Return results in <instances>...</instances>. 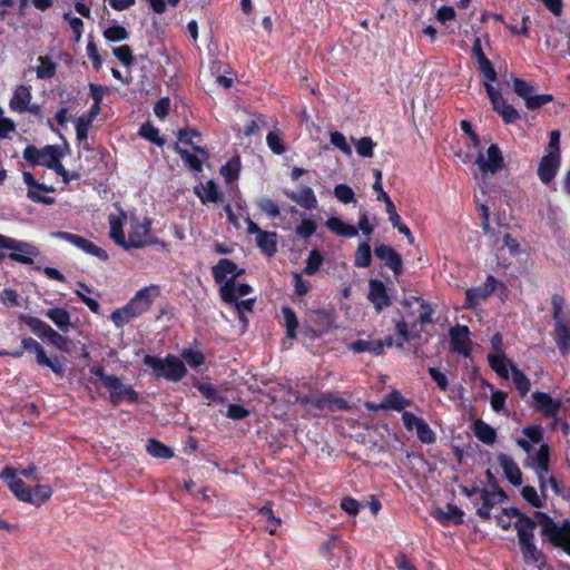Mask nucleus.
I'll return each instance as SVG.
<instances>
[{
	"label": "nucleus",
	"mask_w": 570,
	"mask_h": 570,
	"mask_svg": "<svg viewBox=\"0 0 570 570\" xmlns=\"http://www.w3.org/2000/svg\"><path fill=\"white\" fill-rule=\"evenodd\" d=\"M374 253L377 258L383 261L385 265L391 268L395 275L402 273V259L400 255L387 245H379L375 247Z\"/></svg>",
	"instance_id": "obj_24"
},
{
	"label": "nucleus",
	"mask_w": 570,
	"mask_h": 570,
	"mask_svg": "<svg viewBox=\"0 0 570 570\" xmlns=\"http://www.w3.org/2000/svg\"><path fill=\"white\" fill-rule=\"evenodd\" d=\"M261 521L265 523L266 530L274 534L277 528L282 524V520L277 518L269 505H265L258 510Z\"/></svg>",
	"instance_id": "obj_42"
},
{
	"label": "nucleus",
	"mask_w": 570,
	"mask_h": 570,
	"mask_svg": "<svg viewBox=\"0 0 570 570\" xmlns=\"http://www.w3.org/2000/svg\"><path fill=\"white\" fill-rule=\"evenodd\" d=\"M449 335L451 351L468 357L471 352L469 327L465 325H456L450 330Z\"/></svg>",
	"instance_id": "obj_16"
},
{
	"label": "nucleus",
	"mask_w": 570,
	"mask_h": 570,
	"mask_svg": "<svg viewBox=\"0 0 570 570\" xmlns=\"http://www.w3.org/2000/svg\"><path fill=\"white\" fill-rule=\"evenodd\" d=\"M538 518L541 523V533L552 544L561 547L570 556V521L563 520L561 524H557L544 513H538Z\"/></svg>",
	"instance_id": "obj_3"
},
{
	"label": "nucleus",
	"mask_w": 570,
	"mask_h": 570,
	"mask_svg": "<svg viewBox=\"0 0 570 570\" xmlns=\"http://www.w3.org/2000/svg\"><path fill=\"white\" fill-rule=\"evenodd\" d=\"M372 262V254H371V247L368 243L364 242L361 243L356 249L355 253V261L354 264L356 267H368Z\"/></svg>",
	"instance_id": "obj_46"
},
{
	"label": "nucleus",
	"mask_w": 570,
	"mask_h": 570,
	"mask_svg": "<svg viewBox=\"0 0 570 570\" xmlns=\"http://www.w3.org/2000/svg\"><path fill=\"white\" fill-rule=\"evenodd\" d=\"M549 138L547 154L540 159L538 166V176L546 185L554 179L561 165L560 132L552 130Z\"/></svg>",
	"instance_id": "obj_2"
},
{
	"label": "nucleus",
	"mask_w": 570,
	"mask_h": 570,
	"mask_svg": "<svg viewBox=\"0 0 570 570\" xmlns=\"http://www.w3.org/2000/svg\"><path fill=\"white\" fill-rule=\"evenodd\" d=\"M478 63H479L480 71L482 72L483 77L485 78L484 82H489L491 85L493 82H495L498 79L497 71L494 70L491 61L488 58H485V59L479 61Z\"/></svg>",
	"instance_id": "obj_62"
},
{
	"label": "nucleus",
	"mask_w": 570,
	"mask_h": 570,
	"mask_svg": "<svg viewBox=\"0 0 570 570\" xmlns=\"http://www.w3.org/2000/svg\"><path fill=\"white\" fill-rule=\"evenodd\" d=\"M0 479L7 482L8 488L20 501H22V498H26L23 494L28 493L29 488H27L24 482L17 476V473L13 469L6 468L0 473Z\"/></svg>",
	"instance_id": "obj_26"
},
{
	"label": "nucleus",
	"mask_w": 570,
	"mask_h": 570,
	"mask_svg": "<svg viewBox=\"0 0 570 570\" xmlns=\"http://www.w3.org/2000/svg\"><path fill=\"white\" fill-rule=\"evenodd\" d=\"M475 164L481 171L483 179L488 174L494 175L503 167V156L498 145L492 144L489 146L485 154L479 153ZM480 191L482 196L487 194L484 180L480 184Z\"/></svg>",
	"instance_id": "obj_4"
},
{
	"label": "nucleus",
	"mask_w": 570,
	"mask_h": 570,
	"mask_svg": "<svg viewBox=\"0 0 570 570\" xmlns=\"http://www.w3.org/2000/svg\"><path fill=\"white\" fill-rule=\"evenodd\" d=\"M500 495L503 497L502 492L491 493L487 489H482L479 492L478 505H476V514L483 519L489 520L491 517V509L497 503L495 498Z\"/></svg>",
	"instance_id": "obj_27"
},
{
	"label": "nucleus",
	"mask_w": 570,
	"mask_h": 570,
	"mask_svg": "<svg viewBox=\"0 0 570 570\" xmlns=\"http://www.w3.org/2000/svg\"><path fill=\"white\" fill-rule=\"evenodd\" d=\"M174 149L184 163L195 173H200L203 170V164L208 159L207 150L199 146H194L193 153L183 149L178 144L174 146Z\"/></svg>",
	"instance_id": "obj_19"
},
{
	"label": "nucleus",
	"mask_w": 570,
	"mask_h": 570,
	"mask_svg": "<svg viewBox=\"0 0 570 570\" xmlns=\"http://www.w3.org/2000/svg\"><path fill=\"white\" fill-rule=\"evenodd\" d=\"M436 520L443 524L454 523L460 524L463 522V512L455 505L448 504L444 509H436L433 513Z\"/></svg>",
	"instance_id": "obj_29"
},
{
	"label": "nucleus",
	"mask_w": 570,
	"mask_h": 570,
	"mask_svg": "<svg viewBox=\"0 0 570 570\" xmlns=\"http://www.w3.org/2000/svg\"><path fill=\"white\" fill-rule=\"evenodd\" d=\"M181 357L187 362V364L191 367H198L204 364L205 356L199 351L185 348L181 351Z\"/></svg>",
	"instance_id": "obj_58"
},
{
	"label": "nucleus",
	"mask_w": 570,
	"mask_h": 570,
	"mask_svg": "<svg viewBox=\"0 0 570 570\" xmlns=\"http://www.w3.org/2000/svg\"><path fill=\"white\" fill-rule=\"evenodd\" d=\"M532 406L542 415L554 417L559 413L562 402L559 399H553L546 392H534L532 394Z\"/></svg>",
	"instance_id": "obj_17"
},
{
	"label": "nucleus",
	"mask_w": 570,
	"mask_h": 570,
	"mask_svg": "<svg viewBox=\"0 0 570 570\" xmlns=\"http://www.w3.org/2000/svg\"><path fill=\"white\" fill-rule=\"evenodd\" d=\"M46 316L62 332L70 327V314L62 307H53L46 312Z\"/></svg>",
	"instance_id": "obj_34"
},
{
	"label": "nucleus",
	"mask_w": 570,
	"mask_h": 570,
	"mask_svg": "<svg viewBox=\"0 0 570 570\" xmlns=\"http://www.w3.org/2000/svg\"><path fill=\"white\" fill-rule=\"evenodd\" d=\"M330 140H331V144L340 149L343 154L350 156L352 154V148L350 146V144L347 142L346 140V137L340 132V131H332L330 134Z\"/></svg>",
	"instance_id": "obj_55"
},
{
	"label": "nucleus",
	"mask_w": 570,
	"mask_h": 570,
	"mask_svg": "<svg viewBox=\"0 0 570 570\" xmlns=\"http://www.w3.org/2000/svg\"><path fill=\"white\" fill-rule=\"evenodd\" d=\"M498 462L509 482L514 487H520L523 480L522 472L517 462L510 455L504 453H500L498 455Z\"/></svg>",
	"instance_id": "obj_23"
},
{
	"label": "nucleus",
	"mask_w": 570,
	"mask_h": 570,
	"mask_svg": "<svg viewBox=\"0 0 570 570\" xmlns=\"http://www.w3.org/2000/svg\"><path fill=\"white\" fill-rule=\"evenodd\" d=\"M47 340L59 351L68 352L69 350V340L58 333L57 331L49 332V335H47Z\"/></svg>",
	"instance_id": "obj_61"
},
{
	"label": "nucleus",
	"mask_w": 570,
	"mask_h": 570,
	"mask_svg": "<svg viewBox=\"0 0 570 570\" xmlns=\"http://www.w3.org/2000/svg\"><path fill=\"white\" fill-rule=\"evenodd\" d=\"M282 314H283L285 326H286L287 337L293 340L296 337V328L298 326L297 317H296L294 311L287 306L282 308Z\"/></svg>",
	"instance_id": "obj_45"
},
{
	"label": "nucleus",
	"mask_w": 570,
	"mask_h": 570,
	"mask_svg": "<svg viewBox=\"0 0 570 570\" xmlns=\"http://www.w3.org/2000/svg\"><path fill=\"white\" fill-rule=\"evenodd\" d=\"M198 196L203 203L218 202L219 193H218L216 184L213 180L206 181L204 185H202V191L198 193Z\"/></svg>",
	"instance_id": "obj_48"
},
{
	"label": "nucleus",
	"mask_w": 570,
	"mask_h": 570,
	"mask_svg": "<svg viewBox=\"0 0 570 570\" xmlns=\"http://www.w3.org/2000/svg\"><path fill=\"white\" fill-rule=\"evenodd\" d=\"M91 125V117H78L75 120L76 136L79 142L88 138V130Z\"/></svg>",
	"instance_id": "obj_56"
},
{
	"label": "nucleus",
	"mask_w": 570,
	"mask_h": 570,
	"mask_svg": "<svg viewBox=\"0 0 570 570\" xmlns=\"http://www.w3.org/2000/svg\"><path fill=\"white\" fill-rule=\"evenodd\" d=\"M551 306L553 323L570 321V314L564 309L566 299L562 296L554 294L551 297Z\"/></svg>",
	"instance_id": "obj_41"
},
{
	"label": "nucleus",
	"mask_w": 570,
	"mask_h": 570,
	"mask_svg": "<svg viewBox=\"0 0 570 570\" xmlns=\"http://www.w3.org/2000/svg\"><path fill=\"white\" fill-rule=\"evenodd\" d=\"M322 263H323L322 254L317 249H312L306 259L304 274H306V275L316 274L318 272Z\"/></svg>",
	"instance_id": "obj_49"
},
{
	"label": "nucleus",
	"mask_w": 570,
	"mask_h": 570,
	"mask_svg": "<svg viewBox=\"0 0 570 570\" xmlns=\"http://www.w3.org/2000/svg\"><path fill=\"white\" fill-rule=\"evenodd\" d=\"M243 273L244 269H239L234 262L227 258L219 259L213 267V277L219 287L228 279H236Z\"/></svg>",
	"instance_id": "obj_20"
},
{
	"label": "nucleus",
	"mask_w": 570,
	"mask_h": 570,
	"mask_svg": "<svg viewBox=\"0 0 570 570\" xmlns=\"http://www.w3.org/2000/svg\"><path fill=\"white\" fill-rule=\"evenodd\" d=\"M520 514L517 509H503L501 513L497 515V523L501 529L508 530L512 524L514 525V521Z\"/></svg>",
	"instance_id": "obj_47"
},
{
	"label": "nucleus",
	"mask_w": 570,
	"mask_h": 570,
	"mask_svg": "<svg viewBox=\"0 0 570 570\" xmlns=\"http://www.w3.org/2000/svg\"><path fill=\"white\" fill-rule=\"evenodd\" d=\"M0 248L11 250L10 259L26 265H31L33 263L32 257L39 255L38 248L32 244L2 234H0Z\"/></svg>",
	"instance_id": "obj_5"
},
{
	"label": "nucleus",
	"mask_w": 570,
	"mask_h": 570,
	"mask_svg": "<svg viewBox=\"0 0 570 570\" xmlns=\"http://www.w3.org/2000/svg\"><path fill=\"white\" fill-rule=\"evenodd\" d=\"M289 198L306 209H313L317 205V199L312 188L303 187L296 193H291Z\"/></svg>",
	"instance_id": "obj_35"
},
{
	"label": "nucleus",
	"mask_w": 570,
	"mask_h": 570,
	"mask_svg": "<svg viewBox=\"0 0 570 570\" xmlns=\"http://www.w3.org/2000/svg\"><path fill=\"white\" fill-rule=\"evenodd\" d=\"M554 341L561 355L570 353V320L553 323Z\"/></svg>",
	"instance_id": "obj_25"
},
{
	"label": "nucleus",
	"mask_w": 570,
	"mask_h": 570,
	"mask_svg": "<svg viewBox=\"0 0 570 570\" xmlns=\"http://www.w3.org/2000/svg\"><path fill=\"white\" fill-rule=\"evenodd\" d=\"M374 146H375V144L373 142L372 138H370V137H362V138L355 140L356 153L362 157H366V158L372 157Z\"/></svg>",
	"instance_id": "obj_57"
},
{
	"label": "nucleus",
	"mask_w": 570,
	"mask_h": 570,
	"mask_svg": "<svg viewBox=\"0 0 570 570\" xmlns=\"http://www.w3.org/2000/svg\"><path fill=\"white\" fill-rule=\"evenodd\" d=\"M240 164L238 158L230 159L226 165L220 168V174L227 181L237 179Z\"/></svg>",
	"instance_id": "obj_53"
},
{
	"label": "nucleus",
	"mask_w": 570,
	"mask_h": 570,
	"mask_svg": "<svg viewBox=\"0 0 570 570\" xmlns=\"http://www.w3.org/2000/svg\"><path fill=\"white\" fill-rule=\"evenodd\" d=\"M139 134L147 140L158 146L164 145V140L159 137V130L149 124L142 125L139 130Z\"/></svg>",
	"instance_id": "obj_60"
},
{
	"label": "nucleus",
	"mask_w": 570,
	"mask_h": 570,
	"mask_svg": "<svg viewBox=\"0 0 570 570\" xmlns=\"http://www.w3.org/2000/svg\"><path fill=\"white\" fill-rule=\"evenodd\" d=\"M266 142L269 149L275 155H282L285 153V146L283 144V137L278 131H269L266 136Z\"/></svg>",
	"instance_id": "obj_51"
},
{
	"label": "nucleus",
	"mask_w": 570,
	"mask_h": 570,
	"mask_svg": "<svg viewBox=\"0 0 570 570\" xmlns=\"http://www.w3.org/2000/svg\"><path fill=\"white\" fill-rule=\"evenodd\" d=\"M37 61L39 66L36 67V75L38 79H50L56 75L57 65L48 56H40Z\"/></svg>",
	"instance_id": "obj_39"
},
{
	"label": "nucleus",
	"mask_w": 570,
	"mask_h": 570,
	"mask_svg": "<svg viewBox=\"0 0 570 570\" xmlns=\"http://www.w3.org/2000/svg\"><path fill=\"white\" fill-rule=\"evenodd\" d=\"M368 286L370 291L367 298L374 305L377 312H381L391 305V299L387 295L386 287L383 282L379 279H371Z\"/></svg>",
	"instance_id": "obj_22"
},
{
	"label": "nucleus",
	"mask_w": 570,
	"mask_h": 570,
	"mask_svg": "<svg viewBox=\"0 0 570 570\" xmlns=\"http://www.w3.org/2000/svg\"><path fill=\"white\" fill-rule=\"evenodd\" d=\"M160 291L157 285H149L139 289L134 296L139 301L147 311L151 307L154 299L159 295Z\"/></svg>",
	"instance_id": "obj_43"
},
{
	"label": "nucleus",
	"mask_w": 570,
	"mask_h": 570,
	"mask_svg": "<svg viewBox=\"0 0 570 570\" xmlns=\"http://www.w3.org/2000/svg\"><path fill=\"white\" fill-rule=\"evenodd\" d=\"M104 37L111 42L122 41L129 37L128 31L125 27L114 24L105 29Z\"/></svg>",
	"instance_id": "obj_50"
},
{
	"label": "nucleus",
	"mask_w": 570,
	"mask_h": 570,
	"mask_svg": "<svg viewBox=\"0 0 570 570\" xmlns=\"http://www.w3.org/2000/svg\"><path fill=\"white\" fill-rule=\"evenodd\" d=\"M110 392V401L112 404L117 405L122 401H128L130 403H135L138 400L137 392L128 384H125L121 379L112 375L111 377H106V385Z\"/></svg>",
	"instance_id": "obj_13"
},
{
	"label": "nucleus",
	"mask_w": 570,
	"mask_h": 570,
	"mask_svg": "<svg viewBox=\"0 0 570 570\" xmlns=\"http://www.w3.org/2000/svg\"><path fill=\"white\" fill-rule=\"evenodd\" d=\"M130 229L128 236H125V245H121L124 249L140 248L148 244V236L150 232L149 219L140 222L136 217H131L129 220Z\"/></svg>",
	"instance_id": "obj_9"
},
{
	"label": "nucleus",
	"mask_w": 570,
	"mask_h": 570,
	"mask_svg": "<svg viewBox=\"0 0 570 570\" xmlns=\"http://www.w3.org/2000/svg\"><path fill=\"white\" fill-rule=\"evenodd\" d=\"M487 95L492 104L493 109L500 114L505 124H513L519 118L520 115L518 110L510 104H508L500 91L491 83L483 82Z\"/></svg>",
	"instance_id": "obj_12"
},
{
	"label": "nucleus",
	"mask_w": 570,
	"mask_h": 570,
	"mask_svg": "<svg viewBox=\"0 0 570 570\" xmlns=\"http://www.w3.org/2000/svg\"><path fill=\"white\" fill-rule=\"evenodd\" d=\"M127 222V215L126 213L118 208L116 213H111L108 216V223H109V237L110 239L121 247V245H125V233H124V225Z\"/></svg>",
	"instance_id": "obj_21"
},
{
	"label": "nucleus",
	"mask_w": 570,
	"mask_h": 570,
	"mask_svg": "<svg viewBox=\"0 0 570 570\" xmlns=\"http://www.w3.org/2000/svg\"><path fill=\"white\" fill-rule=\"evenodd\" d=\"M110 318L117 327H122L125 324L129 323L135 317L131 316L128 307L124 306L122 308L114 311L110 315Z\"/></svg>",
	"instance_id": "obj_59"
},
{
	"label": "nucleus",
	"mask_w": 570,
	"mask_h": 570,
	"mask_svg": "<svg viewBox=\"0 0 570 570\" xmlns=\"http://www.w3.org/2000/svg\"><path fill=\"white\" fill-rule=\"evenodd\" d=\"M114 55L125 66H130L134 61L131 49L127 45L114 48Z\"/></svg>",
	"instance_id": "obj_63"
},
{
	"label": "nucleus",
	"mask_w": 570,
	"mask_h": 570,
	"mask_svg": "<svg viewBox=\"0 0 570 570\" xmlns=\"http://www.w3.org/2000/svg\"><path fill=\"white\" fill-rule=\"evenodd\" d=\"M61 158V150L58 146L48 145L41 149L40 164L51 169Z\"/></svg>",
	"instance_id": "obj_40"
},
{
	"label": "nucleus",
	"mask_w": 570,
	"mask_h": 570,
	"mask_svg": "<svg viewBox=\"0 0 570 570\" xmlns=\"http://www.w3.org/2000/svg\"><path fill=\"white\" fill-rule=\"evenodd\" d=\"M22 498V502L33 505H41L52 495V489L46 484L36 485L33 489H28V493Z\"/></svg>",
	"instance_id": "obj_30"
},
{
	"label": "nucleus",
	"mask_w": 570,
	"mask_h": 570,
	"mask_svg": "<svg viewBox=\"0 0 570 570\" xmlns=\"http://www.w3.org/2000/svg\"><path fill=\"white\" fill-rule=\"evenodd\" d=\"M474 434L484 444H493L497 440V431L482 420L474 422Z\"/></svg>",
	"instance_id": "obj_36"
},
{
	"label": "nucleus",
	"mask_w": 570,
	"mask_h": 570,
	"mask_svg": "<svg viewBox=\"0 0 570 570\" xmlns=\"http://www.w3.org/2000/svg\"><path fill=\"white\" fill-rule=\"evenodd\" d=\"M415 431L417 439L421 442L425 444H432L435 442V433L424 420H422V422H419V425L416 426Z\"/></svg>",
	"instance_id": "obj_54"
},
{
	"label": "nucleus",
	"mask_w": 570,
	"mask_h": 570,
	"mask_svg": "<svg viewBox=\"0 0 570 570\" xmlns=\"http://www.w3.org/2000/svg\"><path fill=\"white\" fill-rule=\"evenodd\" d=\"M326 227L334 234L344 237L357 236V228L353 225L346 224L340 217L332 216L326 220Z\"/></svg>",
	"instance_id": "obj_32"
},
{
	"label": "nucleus",
	"mask_w": 570,
	"mask_h": 570,
	"mask_svg": "<svg viewBox=\"0 0 570 570\" xmlns=\"http://www.w3.org/2000/svg\"><path fill=\"white\" fill-rule=\"evenodd\" d=\"M334 195L343 204L356 203L353 189L345 184L336 185L334 188Z\"/></svg>",
	"instance_id": "obj_52"
},
{
	"label": "nucleus",
	"mask_w": 570,
	"mask_h": 570,
	"mask_svg": "<svg viewBox=\"0 0 570 570\" xmlns=\"http://www.w3.org/2000/svg\"><path fill=\"white\" fill-rule=\"evenodd\" d=\"M248 234L256 235L257 247L267 256H272L277 250V235L273 232L261 229L248 216L245 217Z\"/></svg>",
	"instance_id": "obj_14"
},
{
	"label": "nucleus",
	"mask_w": 570,
	"mask_h": 570,
	"mask_svg": "<svg viewBox=\"0 0 570 570\" xmlns=\"http://www.w3.org/2000/svg\"><path fill=\"white\" fill-rule=\"evenodd\" d=\"M523 499L529 502L532 507L540 508L542 505L541 497L538 494L533 487L527 485L521 490Z\"/></svg>",
	"instance_id": "obj_64"
},
{
	"label": "nucleus",
	"mask_w": 570,
	"mask_h": 570,
	"mask_svg": "<svg viewBox=\"0 0 570 570\" xmlns=\"http://www.w3.org/2000/svg\"><path fill=\"white\" fill-rule=\"evenodd\" d=\"M514 528L518 533L519 544L531 542L534 540L535 522L530 518L520 514L514 521Z\"/></svg>",
	"instance_id": "obj_28"
},
{
	"label": "nucleus",
	"mask_w": 570,
	"mask_h": 570,
	"mask_svg": "<svg viewBox=\"0 0 570 570\" xmlns=\"http://www.w3.org/2000/svg\"><path fill=\"white\" fill-rule=\"evenodd\" d=\"M502 345V335L499 333L493 335L491 338V351L488 353L487 358L492 371L500 377L508 380L510 379L509 365H511L512 361L507 356Z\"/></svg>",
	"instance_id": "obj_6"
},
{
	"label": "nucleus",
	"mask_w": 570,
	"mask_h": 570,
	"mask_svg": "<svg viewBox=\"0 0 570 570\" xmlns=\"http://www.w3.org/2000/svg\"><path fill=\"white\" fill-rule=\"evenodd\" d=\"M31 87L27 85H20L14 89L13 95L9 101V107L13 112L23 114L28 111L37 117H41V107L37 104H31Z\"/></svg>",
	"instance_id": "obj_7"
},
{
	"label": "nucleus",
	"mask_w": 570,
	"mask_h": 570,
	"mask_svg": "<svg viewBox=\"0 0 570 570\" xmlns=\"http://www.w3.org/2000/svg\"><path fill=\"white\" fill-rule=\"evenodd\" d=\"M511 373L514 386L519 391L520 395L524 397L530 391V380L511 362L509 365V374Z\"/></svg>",
	"instance_id": "obj_37"
},
{
	"label": "nucleus",
	"mask_w": 570,
	"mask_h": 570,
	"mask_svg": "<svg viewBox=\"0 0 570 570\" xmlns=\"http://www.w3.org/2000/svg\"><path fill=\"white\" fill-rule=\"evenodd\" d=\"M410 404L411 402L409 400L403 397L399 391L394 390L383 397L382 402L379 404V407L381 410L402 411Z\"/></svg>",
	"instance_id": "obj_33"
},
{
	"label": "nucleus",
	"mask_w": 570,
	"mask_h": 570,
	"mask_svg": "<svg viewBox=\"0 0 570 570\" xmlns=\"http://www.w3.org/2000/svg\"><path fill=\"white\" fill-rule=\"evenodd\" d=\"M21 346L24 351L36 354L37 363L40 366L49 367L57 376L63 377L65 366L62 363L57 357H48L43 347L36 340L32 337H23L21 340Z\"/></svg>",
	"instance_id": "obj_8"
},
{
	"label": "nucleus",
	"mask_w": 570,
	"mask_h": 570,
	"mask_svg": "<svg viewBox=\"0 0 570 570\" xmlns=\"http://www.w3.org/2000/svg\"><path fill=\"white\" fill-rule=\"evenodd\" d=\"M50 235H51V237L62 239L71 245L76 246L83 253L95 256L101 261H107L109 258L107 252L104 248L97 246L96 244L91 243L87 238L79 236L77 234H72V233H68V232H52Z\"/></svg>",
	"instance_id": "obj_11"
},
{
	"label": "nucleus",
	"mask_w": 570,
	"mask_h": 570,
	"mask_svg": "<svg viewBox=\"0 0 570 570\" xmlns=\"http://www.w3.org/2000/svg\"><path fill=\"white\" fill-rule=\"evenodd\" d=\"M498 285L503 286L494 276L489 275L482 285L466 289L465 307L472 308L479 305L482 301L487 299L493 294Z\"/></svg>",
	"instance_id": "obj_15"
},
{
	"label": "nucleus",
	"mask_w": 570,
	"mask_h": 570,
	"mask_svg": "<svg viewBox=\"0 0 570 570\" xmlns=\"http://www.w3.org/2000/svg\"><path fill=\"white\" fill-rule=\"evenodd\" d=\"M253 292L252 286L246 283H240L236 279H228L219 287V294L222 299L232 304L233 302H237L243 297L249 295Z\"/></svg>",
	"instance_id": "obj_18"
},
{
	"label": "nucleus",
	"mask_w": 570,
	"mask_h": 570,
	"mask_svg": "<svg viewBox=\"0 0 570 570\" xmlns=\"http://www.w3.org/2000/svg\"><path fill=\"white\" fill-rule=\"evenodd\" d=\"M348 347L356 353L372 352L379 355L383 352L384 343L382 341L358 340L351 343Z\"/></svg>",
	"instance_id": "obj_38"
},
{
	"label": "nucleus",
	"mask_w": 570,
	"mask_h": 570,
	"mask_svg": "<svg viewBox=\"0 0 570 570\" xmlns=\"http://www.w3.org/2000/svg\"><path fill=\"white\" fill-rule=\"evenodd\" d=\"M144 363L153 370L155 377H163L169 382H179L187 374L185 363L173 354H168L165 357L146 355Z\"/></svg>",
	"instance_id": "obj_1"
},
{
	"label": "nucleus",
	"mask_w": 570,
	"mask_h": 570,
	"mask_svg": "<svg viewBox=\"0 0 570 570\" xmlns=\"http://www.w3.org/2000/svg\"><path fill=\"white\" fill-rule=\"evenodd\" d=\"M514 92L524 100L525 106L530 110L540 108L541 106L552 101L551 95H534V87L520 78H513Z\"/></svg>",
	"instance_id": "obj_10"
},
{
	"label": "nucleus",
	"mask_w": 570,
	"mask_h": 570,
	"mask_svg": "<svg viewBox=\"0 0 570 570\" xmlns=\"http://www.w3.org/2000/svg\"><path fill=\"white\" fill-rule=\"evenodd\" d=\"M147 452L154 458L158 459H170L174 456V452L171 449L166 446L164 443L150 439L147 443Z\"/></svg>",
	"instance_id": "obj_44"
},
{
	"label": "nucleus",
	"mask_w": 570,
	"mask_h": 570,
	"mask_svg": "<svg viewBox=\"0 0 570 570\" xmlns=\"http://www.w3.org/2000/svg\"><path fill=\"white\" fill-rule=\"evenodd\" d=\"M520 548L527 563L535 564L539 570L544 569L547 566L544 554L537 549L533 541L520 544Z\"/></svg>",
	"instance_id": "obj_31"
}]
</instances>
